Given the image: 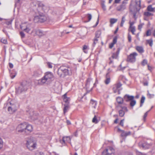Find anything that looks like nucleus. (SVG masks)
Instances as JSON below:
<instances>
[{"mask_svg": "<svg viewBox=\"0 0 155 155\" xmlns=\"http://www.w3.org/2000/svg\"><path fill=\"white\" fill-rule=\"evenodd\" d=\"M36 15L34 20L35 22H43L45 21L47 19V15L44 13L40 11L35 12Z\"/></svg>", "mask_w": 155, "mask_h": 155, "instance_id": "obj_3", "label": "nucleus"}, {"mask_svg": "<svg viewBox=\"0 0 155 155\" xmlns=\"http://www.w3.org/2000/svg\"><path fill=\"white\" fill-rule=\"evenodd\" d=\"M152 145V143L148 142H143L141 141L139 143V146L140 147H142L144 149H147L150 148Z\"/></svg>", "mask_w": 155, "mask_h": 155, "instance_id": "obj_10", "label": "nucleus"}, {"mask_svg": "<svg viewBox=\"0 0 155 155\" xmlns=\"http://www.w3.org/2000/svg\"><path fill=\"white\" fill-rule=\"evenodd\" d=\"M143 23H141L140 24V25H138V29L141 30V29L142 28L143 25H144Z\"/></svg>", "mask_w": 155, "mask_h": 155, "instance_id": "obj_50", "label": "nucleus"}, {"mask_svg": "<svg viewBox=\"0 0 155 155\" xmlns=\"http://www.w3.org/2000/svg\"><path fill=\"white\" fill-rule=\"evenodd\" d=\"M114 150L113 148L112 147H110L108 149H106L103 152H104V153H109V154L114 155L113 153L114 152Z\"/></svg>", "mask_w": 155, "mask_h": 155, "instance_id": "obj_19", "label": "nucleus"}, {"mask_svg": "<svg viewBox=\"0 0 155 155\" xmlns=\"http://www.w3.org/2000/svg\"><path fill=\"white\" fill-rule=\"evenodd\" d=\"M102 155H114L113 154H109V153H104V152H103Z\"/></svg>", "mask_w": 155, "mask_h": 155, "instance_id": "obj_61", "label": "nucleus"}, {"mask_svg": "<svg viewBox=\"0 0 155 155\" xmlns=\"http://www.w3.org/2000/svg\"><path fill=\"white\" fill-rule=\"evenodd\" d=\"M28 83L26 81L22 82L20 85L16 88V93L20 94L25 92L28 89Z\"/></svg>", "mask_w": 155, "mask_h": 155, "instance_id": "obj_7", "label": "nucleus"}, {"mask_svg": "<svg viewBox=\"0 0 155 155\" xmlns=\"http://www.w3.org/2000/svg\"><path fill=\"white\" fill-rule=\"evenodd\" d=\"M25 145L28 149L31 151L36 148L37 143L35 140L31 138L26 140Z\"/></svg>", "mask_w": 155, "mask_h": 155, "instance_id": "obj_6", "label": "nucleus"}, {"mask_svg": "<svg viewBox=\"0 0 155 155\" xmlns=\"http://www.w3.org/2000/svg\"><path fill=\"white\" fill-rule=\"evenodd\" d=\"M128 41L129 42H130L131 41V35L129 34L128 35Z\"/></svg>", "mask_w": 155, "mask_h": 155, "instance_id": "obj_51", "label": "nucleus"}, {"mask_svg": "<svg viewBox=\"0 0 155 155\" xmlns=\"http://www.w3.org/2000/svg\"><path fill=\"white\" fill-rule=\"evenodd\" d=\"M122 84L120 82H118L114 85L113 87V90L114 93H116L117 91H118V94H120V90L119 89L122 86Z\"/></svg>", "mask_w": 155, "mask_h": 155, "instance_id": "obj_14", "label": "nucleus"}, {"mask_svg": "<svg viewBox=\"0 0 155 155\" xmlns=\"http://www.w3.org/2000/svg\"><path fill=\"white\" fill-rule=\"evenodd\" d=\"M147 42L149 44V45L152 47L153 44V40L152 39L148 40L147 41Z\"/></svg>", "mask_w": 155, "mask_h": 155, "instance_id": "obj_36", "label": "nucleus"}, {"mask_svg": "<svg viewBox=\"0 0 155 155\" xmlns=\"http://www.w3.org/2000/svg\"><path fill=\"white\" fill-rule=\"evenodd\" d=\"M147 95L148 97L150 98H153L154 96V94H150L149 93L148 91V92Z\"/></svg>", "mask_w": 155, "mask_h": 155, "instance_id": "obj_44", "label": "nucleus"}, {"mask_svg": "<svg viewBox=\"0 0 155 155\" xmlns=\"http://www.w3.org/2000/svg\"><path fill=\"white\" fill-rule=\"evenodd\" d=\"M72 68L68 66H62L58 69V74L61 77L67 75L71 76L72 75Z\"/></svg>", "mask_w": 155, "mask_h": 155, "instance_id": "obj_1", "label": "nucleus"}, {"mask_svg": "<svg viewBox=\"0 0 155 155\" xmlns=\"http://www.w3.org/2000/svg\"><path fill=\"white\" fill-rule=\"evenodd\" d=\"M101 30H98L95 33V37L96 38H99L101 34Z\"/></svg>", "mask_w": 155, "mask_h": 155, "instance_id": "obj_31", "label": "nucleus"}, {"mask_svg": "<svg viewBox=\"0 0 155 155\" xmlns=\"http://www.w3.org/2000/svg\"><path fill=\"white\" fill-rule=\"evenodd\" d=\"M120 48H117V50L116 53H114L112 55V58L113 59H117L119 54Z\"/></svg>", "mask_w": 155, "mask_h": 155, "instance_id": "obj_23", "label": "nucleus"}, {"mask_svg": "<svg viewBox=\"0 0 155 155\" xmlns=\"http://www.w3.org/2000/svg\"><path fill=\"white\" fill-rule=\"evenodd\" d=\"M25 127V133L27 134H28L33 130V127L31 125L26 123Z\"/></svg>", "mask_w": 155, "mask_h": 155, "instance_id": "obj_16", "label": "nucleus"}, {"mask_svg": "<svg viewBox=\"0 0 155 155\" xmlns=\"http://www.w3.org/2000/svg\"><path fill=\"white\" fill-rule=\"evenodd\" d=\"M9 66L11 68H12L13 67V64L11 63H9Z\"/></svg>", "mask_w": 155, "mask_h": 155, "instance_id": "obj_60", "label": "nucleus"}, {"mask_svg": "<svg viewBox=\"0 0 155 155\" xmlns=\"http://www.w3.org/2000/svg\"><path fill=\"white\" fill-rule=\"evenodd\" d=\"M90 105L94 108L96 109L97 107V102L91 99L90 101Z\"/></svg>", "mask_w": 155, "mask_h": 155, "instance_id": "obj_26", "label": "nucleus"}, {"mask_svg": "<svg viewBox=\"0 0 155 155\" xmlns=\"http://www.w3.org/2000/svg\"><path fill=\"white\" fill-rule=\"evenodd\" d=\"M135 2L136 4V10L135 12H139L141 8V1L140 0H136Z\"/></svg>", "mask_w": 155, "mask_h": 155, "instance_id": "obj_18", "label": "nucleus"}, {"mask_svg": "<svg viewBox=\"0 0 155 155\" xmlns=\"http://www.w3.org/2000/svg\"><path fill=\"white\" fill-rule=\"evenodd\" d=\"M124 119H123L121 120L120 124L122 126H124Z\"/></svg>", "mask_w": 155, "mask_h": 155, "instance_id": "obj_56", "label": "nucleus"}, {"mask_svg": "<svg viewBox=\"0 0 155 155\" xmlns=\"http://www.w3.org/2000/svg\"><path fill=\"white\" fill-rule=\"evenodd\" d=\"M147 63V61L146 60V59H144L143 60L142 62V65H146Z\"/></svg>", "mask_w": 155, "mask_h": 155, "instance_id": "obj_52", "label": "nucleus"}, {"mask_svg": "<svg viewBox=\"0 0 155 155\" xmlns=\"http://www.w3.org/2000/svg\"><path fill=\"white\" fill-rule=\"evenodd\" d=\"M20 0H15L16 4H17L19 3Z\"/></svg>", "mask_w": 155, "mask_h": 155, "instance_id": "obj_63", "label": "nucleus"}, {"mask_svg": "<svg viewBox=\"0 0 155 155\" xmlns=\"http://www.w3.org/2000/svg\"><path fill=\"white\" fill-rule=\"evenodd\" d=\"M98 121L97 119V117L96 115H95L94 117L92 119V122L95 124H97Z\"/></svg>", "mask_w": 155, "mask_h": 155, "instance_id": "obj_39", "label": "nucleus"}, {"mask_svg": "<svg viewBox=\"0 0 155 155\" xmlns=\"http://www.w3.org/2000/svg\"><path fill=\"white\" fill-rule=\"evenodd\" d=\"M117 101L119 104H120V105H121L120 104L123 102V99L121 97H119L117 98ZM121 105L123 104H122Z\"/></svg>", "mask_w": 155, "mask_h": 155, "instance_id": "obj_30", "label": "nucleus"}, {"mask_svg": "<svg viewBox=\"0 0 155 155\" xmlns=\"http://www.w3.org/2000/svg\"><path fill=\"white\" fill-rule=\"evenodd\" d=\"M136 50L140 54H142L144 52L143 48L142 46H137L136 47Z\"/></svg>", "mask_w": 155, "mask_h": 155, "instance_id": "obj_27", "label": "nucleus"}, {"mask_svg": "<svg viewBox=\"0 0 155 155\" xmlns=\"http://www.w3.org/2000/svg\"><path fill=\"white\" fill-rule=\"evenodd\" d=\"M88 48V46L86 45H84L83 48V50L84 52L86 53H87V51H86L85 50Z\"/></svg>", "mask_w": 155, "mask_h": 155, "instance_id": "obj_42", "label": "nucleus"}, {"mask_svg": "<svg viewBox=\"0 0 155 155\" xmlns=\"http://www.w3.org/2000/svg\"><path fill=\"white\" fill-rule=\"evenodd\" d=\"M117 42V38L116 37L114 38L113 39V42H112L114 44L116 43Z\"/></svg>", "mask_w": 155, "mask_h": 155, "instance_id": "obj_55", "label": "nucleus"}, {"mask_svg": "<svg viewBox=\"0 0 155 155\" xmlns=\"http://www.w3.org/2000/svg\"><path fill=\"white\" fill-rule=\"evenodd\" d=\"M20 35L21 37V38H24L25 37V34L22 31H21L20 32Z\"/></svg>", "mask_w": 155, "mask_h": 155, "instance_id": "obj_53", "label": "nucleus"}, {"mask_svg": "<svg viewBox=\"0 0 155 155\" xmlns=\"http://www.w3.org/2000/svg\"><path fill=\"white\" fill-rule=\"evenodd\" d=\"M26 123L24 122L19 124L16 128L17 131L19 133H25V127H26Z\"/></svg>", "mask_w": 155, "mask_h": 155, "instance_id": "obj_11", "label": "nucleus"}, {"mask_svg": "<svg viewBox=\"0 0 155 155\" xmlns=\"http://www.w3.org/2000/svg\"><path fill=\"white\" fill-rule=\"evenodd\" d=\"M110 81V78L109 73H107L106 75V79L104 81V83L106 84H108Z\"/></svg>", "mask_w": 155, "mask_h": 155, "instance_id": "obj_24", "label": "nucleus"}, {"mask_svg": "<svg viewBox=\"0 0 155 155\" xmlns=\"http://www.w3.org/2000/svg\"><path fill=\"white\" fill-rule=\"evenodd\" d=\"M20 28L24 31L32 35L33 33L32 32V31L35 30L33 25L27 22L21 23L20 25Z\"/></svg>", "mask_w": 155, "mask_h": 155, "instance_id": "obj_4", "label": "nucleus"}, {"mask_svg": "<svg viewBox=\"0 0 155 155\" xmlns=\"http://www.w3.org/2000/svg\"><path fill=\"white\" fill-rule=\"evenodd\" d=\"M121 0H115L114 3H119Z\"/></svg>", "mask_w": 155, "mask_h": 155, "instance_id": "obj_59", "label": "nucleus"}, {"mask_svg": "<svg viewBox=\"0 0 155 155\" xmlns=\"http://www.w3.org/2000/svg\"><path fill=\"white\" fill-rule=\"evenodd\" d=\"M136 104V101L135 100L133 99V100H131L130 102V106L133 107Z\"/></svg>", "mask_w": 155, "mask_h": 155, "instance_id": "obj_35", "label": "nucleus"}, {"mask_svg": "<svg viewBox=\"0 0 155 155\" xmlns=\"http://www.w3.org/2000/svg\"><path fill=\"white\" fill-rule=\"evenodd\" d=\"M143 85L144 86H147L148 85V82L147 81H146L143 83Z\"/></svg>", "mask_w": 155, "mask_h": 155, "instance_id": "obj_62", "label": "nucleus"}, {"mask_svg": "<svg viewBox=\"0 0 155 155\" xmlns=\"http://www.w3.org/2000/svg\"><path fill=\"white\" fill-rule=\"evenodd\" d=\"M16 110L15 106L14 104H12L11 106H9L8 108V111L11 114H12Z\"/></svg>", "mask_w": 155, "mask_h": 155, "instance_id": "obj_21", "label": "nucleus"}, {"mask_svg": "<svg viewBox=\"0 0 155 155\" xmlns=\"http://www.w3.org/2000/svg\"><path fill=\"white\" fill-rule=\"evenodd\" d=\"M47 65L48 68H52V64L50 62L47 63Z\"/></svg>", "mask_w": 155, "mask_h": 155, "instance_id": "obj_54", "label": "nucleus"}, {"mask_svg": "<svg viewBox=\"0 0 155 155\" xmlns=\"http://www.w3.org/2000/svg\"><path fill=\"white\" fill-rule=\"evenodd\" d=\"M32 32L33 33L32 35L34 36L37 35L39 36H41L44 35L43 32L41 30L39 29L36 30L35 29L34 30L32 31Z\"/></svg>", "mask_w": 155, "mask_h": 155, "instance_id": "obj_17", "label": "nucleus"}, {"mask_svg": "<svg viewBox=\"0 0 155 155\" xmlns=\"http://www.w3.org/2000/svg\"><path fill=\"white\" fill-rule=\"evenodd\" d=\"M71 139L69 137H63L62 140H60V142L64 146L66 145V142L70 143L71 141Z\"/></svg>", "mask_w": 155, "mask_h": 155, "instance_id": "obj_13", "label": "nucleus"}, {"mask_svg": "<svg viewBox=\"0 0 155 155\" xmlns=\"http://www.w3.org/2000/svg\"><path fill=\"white\" fill-rule=\"evenodd\" d=\"M145 97L143 96H142L141 100L140 101V107H141L142 106L143 104V103L144 102L145 100Z\"/></svg>", "mask_w": 155, "mask_h": 155, "instance_id": "obj_37", "label": "nucleus"}, {"mask_svg": "<svg viewBox=\"0 0 155 155\" xmlns=\"http://www.w3.org/2000/svg\"><path fill=\"white\" fill-rule=\"evenodd\" d=\"M1 42L5 44H6L7 43V41L6 39H5L2 38L1 40Z\"/></svg>", "mask_w": 155, "mask_h": 155, "instance_id": "obj_47", "label": "nucleus"}, {"mask_svg": "<svg viewBox=\"0 0 155 155\" xmlns=\"http://www.w3.org/2000/svg\"><path fill=\"white\" fill-rule=\"evenodd\" d=\"M87 18L88 19V21H87V22L89 21L92 18V15L91 14H88L87 15Z\"/></svg>", "mask_w": 155, "mask_h": 155, "instance_id": "obj_41", "label": "nucleus"}, {"mask_svg": "<svg viewBox=\"0 0 155 155\" xmlns=\"http://www.w3.org/2000/svg\"><path fill=\"white\" fill-rule=\"evenodd\" d=\"M130 23V27H134V26H133V25L134 23V21L130 22V21L129 22Z\"/></svg>", "mask_w": 155, "mask_h": 155, "instance_id": "obj_57", "label": "nucleus"}, {"mask_svg": "<svg viewBox=\"0 0 155 155\" xmlns=\"http://www.w3.org/2000/svg\"><path fill=\"white\" fill-rule=\"evenodd\" d=\"M127 3V2L124 0L122 4L117 6L116 8V10L118 11L122 12L126 8V5Z\"/></svg>", "mask_w": 155, "mask_h": 155, "instance_id": "obj_12", "label": "nucleus"}, {"mask_svg": "<svg viewBox=\"0 0 155 155\" xmlns=\"http://www.w3.org/2000/svg\"><path fill=\"white\" fill-rule=\"evenodd\" d=\"M34 6L36 7L37 5L38 8L37 9V11H40L42 10L44 12H48L49 10V8L44 5L41 2L36 1L33 2L31 3Z\"/></svg>", "mask_w": 155, "mask_h": 155, "instance_id": "obj_5", "label": "nucleus"}, {"mask_svg": "<svg viewBox=\"0 0 155 155\" xmlns=\"http://www.w3.org/2000/svg\"><path fill=\"white\" fill-rule=\"evenodd\" d=\"M4 145V142L2 139L0 137V150L3 147Z\"/></svg>", "mask_w": 155, "mask_h": 155, "instance_id": "obj_34", "label": "nucleus"}, {"mask_svg": "<svg viewBox=\"0 0 155 155\" xmlns=\"http://www.w3.org/2000/svg\"><path fill=\"white\" fill-rule=\"evenodd\" d=\"M138 54L136 52H134L128 55L127 59V61L129 62L134 63L135 62L136 60V57Z\"/></svg>", "mask_w": 155, "mask_h": 155, "instance_id": "obj_8", "label": "nucleus"}, {"mask_svg": "<svg viewBox=\"0 0 155 155\" xmlns=\"http://www.w3.org/2000/svg\"><path fill=\"white\" fill-rule=\"evenodd\" d=\"M117 107L119 109L118 112L120 117H123L124 115L125 112L128 111L127 107L123 105H119L117 106Z\"/></svg>", "mask_w": 155, "mask_h": 155, "instance_id": "obj_9", "label": "nucleus"}, {"mask_svg": "<svg viewBox=\"0 0 155 155\" xmlns=\"http://www.w3.org/2000/svg\"><path fill=\"white\" fill-rule=\"evenodd\" d=\"M114 44L112 43H111L109 45V48H112V47L114 46Z\"/></svg>", "mask_w": 155, "mask_h": 155, "instance_id": "obj_58", "label": "nucleus"}, {"mask_svg": "<svg viewBox=\"0 0 155 155\" xmlns=\"http://www.w3.org/2000/svg\"><path fill=\"white\" fill-rule=\"evenodd\" d=\"M64 101L66 103L69 104L70 100V98L67 96V93H65L63 96Z\"/></svg>", "mask_w": 155, "mask_h": 155, "instance_id": "obj_25", "label": "nucleus"}, {"mask_svg": "<svg viewBox=\"0 0 155 155\" xmlns=\"http://www.w3.org/2000/svg\"><path fill=\"white\" fill-rule=\"evenodd\" d=\"M148 68L149 70L151 71L152 69V68L151 66H150L149 65H148Z\"/></svg>", "mask_w": 155, "mask_h": 155, "instance_id": "obj_64", "label": "nucleus"}, {"mask_svg": "<svg viewBox=\"0 0 155 155\" xmlns=\"http://www.w3.org/2000/svg\"><path fill=\"white\" fill-rule=\"evenodd\" d=\"M64 107L63 109L64 113H65L69 108V105L68 104H65L64 105Z\"/></svg>", "mask_w": 155, "mask_h": 155, "instance_id": "obj_29", "label": "nucleus"}, {"mask_svg": "<svg viewBox=\"0 0 155 155\" xmlns=\"http://www.w3.org/2000/svg\"><path fill=\"white\" fill-rule=\"evenodd\" d=\"M104 2L101 3V6L102 9L104 11H106V6L104 3Z\"/></svg>", "mask_w": 155, "mask_h": 155, "instance_id": "obj_43", "label": "nucleus"}, {"mask_svg": "<svg viewBox=\"0 0 155 155\" xmlns=\"http://www.w3.org/2000/svg\"><path fill=\"white\" fill-rule=\"evenodd\" d=\"M117 21V19L116 18H111L110 19V22L111 24H113L116 22Z\"/></svg>", "mask_w": 155, "mask_h": 155, "instance_id": "obj_33", "label": "nucleus"}, {"mask_svg": "<svg viewBox=\"0 0 155 155\" xmlns=\"http://www.w3.org/2000/svg\"><path fill=\"white\" fill-rule=\"evenodd\" d=\"M135 28L134 26L132 27H129V31H130L132 33V34L133 35H134V32L135 31Z\"/></svg>", "mask_w": 155, "mask_h": 155, "instance_id": "obj_32", "label": "nucleus"}, {"mask_svg": "<svg viewBox=\"0 0 155 155\" xmlns=\"http://www.w3.org/2000/svg\"><path fill=\"white\" fill-rule=\"evenodd\" d=\"M134 97L133 96H130L128 94L125 95L124 97V100L127 102L130 101L134 99Z\"/></svg>", "mask_w": 155, "mask_h": 155, "instance_id": "obj_20", "label": "nucleus"}, {"mask_svg": "<svg viewBox=\"0 0 155 155\" xmlns=\"http://www.w3.org/2000/svg\"><path fill=\"white\" fill-rule=\"evenodd\" d=\"M148 112V111L146 112L143 115V120L144 121H145L146 120V117L147 115Z\"/></svg>", "mask_w": 155, "mask_h": 155, "instance_id": "obj_46", "label": "nucleus"}, {"mask_svg": "<svg viewBox=\"0 0 155 155\" xmlns=\"http://www.w3.org/2000/svg\"><path fill=\"white\" fill-rule=\"evenodd\" d=\"M131 134V132L130 131H122V133L121 134V136L123 137H126L127 136L130 135Z\"/></svg>", "mask_w": 155, "mask_h": 155, "instance_id": "obj_28", "label": "nucleus"}, {"mask_svg": "<svg viewBox=\"0 0 155 155\" xmlns=\"http://www.w3.org/2000/svg\"><path fill=\"white\" fill-rule=\"evenodd\" d=\"M144 15L147 16H149L152 15V14L149 12H145L144 13Z\"/></svg>", "mask_w": 155, "mask_h": 155, "instance_id": "obj_45", "label": "nucleus"}, {"mask_svg": "<svg viewBox=\"0 0 155 155\" xmlns=\"http://www.w3.org/2000/svg\"><path fill=\"white\" fill-rule=\"evenodd\" d=\"M147 36H149L151 34V31L150 30H148L146 32Z\"/></svg>", "mask_w": 155, "mask_h": 155, "instance_id": "obj_49", "label": "nucleus"}, {"mask_svg": "<svg viewBox=\"0 0 155 155\" xmlns=\"http://www.w3.org/2000/svg\"><path fill=\"white\" fill-rule=\"evenodd\" d=\"M54 76L53 74L50 72H47L45 74L44 77L38 81V84L42 85L45 84H49L54 80Z\"/></svg>", "mask_w": 155, "mask_h": 155, "instance_id": "obj_2", "label": "nucleus"}, {"mask_svg": "<svg viewBox=\"0 0 155 155\" xmlns=\"http://www.w3.org/2000/svg\"><path fill=\"white\" fill-rule=\"evenodd\" d=\"M97 38H96L95 37V38L94 39L93 42L94 46L96 45V44L97 42L98 39H97Z\"/></svg>", "mask_w": 155, "mask_h": 155, "instance_id": "obj_48", "label": "nucleus"}, {"mask_svg": "<svg viewBox=\"0 0 155 155\" xmlns=\"http://www.w3.org/2000/svg\"><path fill=\"white\" fill-rule=\"evenodd\" d=\"M147 9L148 11L151 12H153L154 10V8L152 7V6L151 5H149L148 6Z\"/></svg>", "mask_w": 155, "mask_h": 155, "instance_id": "obj_38", "label": "nucleus"}, {"mask_svg": "<svg viewBox=\"0 0 155 155\" xmlns=\"http://www.w3.org/2000/svg\"><path fill=\"white\" fill-rule=\"evenodd\" d=\"M94 84V85L95 84H93V83L92 82V79L90 78H88L87 81V83L86 84V88L87 89V92H89L92 89V87H91V89L90 90H89L87 89H88L89 88L90 85V84L92 85V84Z\"/></svg>", "mask_w": 155, "mask_h": 155, "instance_id": "obj_15", "label": "nucleus"}, {"mask_svg": "<svg viewBox=\"0 0 155 155\" xmlns=\"http://www.w3.org/2000/svg\"><path fill=\"white\" fill-rule=\"evenodd\" d=\"M42 74V71L40 69H38L34 71L33 75L35 77H38L41 75Z\"/></svg>", "mask_w": 155, "mask_h": 155, "instance_id": "obj_22", "label": "nucleus"}, {"mask_svg": "<svg viewBox=\"0 0 155 155\" xmlns=\"http://www.w3.org/2000/svg\"><path fill=\"white\" fill-rule=\"evenodd\" d=\"M125 17L124 16H123L122 18V20L120 24V26L121 27L123 26L124 24V22H125Z\"/></svg>", "mask_w": 155, "mask_h": 155, "instance_id": "obj_40", "label": "nucleus"}]
</instances>
